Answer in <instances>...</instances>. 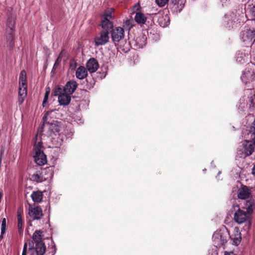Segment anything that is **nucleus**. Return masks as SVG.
Here are the masks:
<instances>
[{"label": "nucleus", "instance_id": "nucleus-1", "mask_svg": "<svg viewBox=\"0 0 255 255\" xmlns=\"http://www.w3.org/2000/svg\"><path fill=\"white\" fill-rule=\"evenodd\" d=\"M61 124L58 121H53L49 126V135L51 137V141L55 147H59L62 143V136L60 133Z\"/></svg>", "mask_w": 255, "mask_h": 255}, {"label": "nucleus", "instance_id": "nucleus-15", "mask_svg": "<svg viewBox=\"0 0 255 255\" xmlns=\"http://www.w3.org/2000/svg\"><path fill=\"white\" fill-rule=\"evenodd\" d=\"M77 86L78 85L76 81H69L66 83L64 87L62 88V90L65 93L69 95H71L75 92L77 87Z\"/></svg>", "mask_w": 255, "mask_h": 255}, {"label": "nucleus", "instance_id": "nucleus-43", "mask_svg": "<svg viewBox=\"0 0 255 255\" xmlns=\"http://www.w3.org/2000/svg\"><path fill=\"white\" fill-rule=\"evenodd\" d=\"M252 173L254 176H255V163L252 168Z\"/></svg>", "mask_w": 255, "mask_h": 255}, {"label": "nucleus", "instance_id": "nucleus-26", "mask_svg": "<svg viewBox=\"0 0 255 255\" xmlns=\"http://www.w3.org/2000/svg\"><path fill=\"white\" fill-rule=\"evenodd\" d=\"M254 201L253 199H250L246 202V208L248 214L252 213L254 207Z\"/></svg>", "mask_w": 255, "mask_h": 255}, {"label": "nucleus", "instance_id": "nucleus-8", "mask_svg": "<svg viewBox=\"0 0 255 255\" xmlns=\"http://www.w3.org/2000/svg\"><path fill=\"white\" fill-rule=\"evenodd\" d=\"M52 94L53 96H58V102L60 105L67 106L71 101V95L63 92L62 88L60 86L55 88Z\"/></svg>", "mask_w": 255, "mask_h": 255}, {"label": "nucleus", "instance_id": "nucleus-12", "mask_svg": "<svg viewBox=\"0 0 255 255\" xmlns=\"http://www.w3.org/2000/svg\"><path fill=\"white\" fill-rule=\"evenodd\" d=\"M28 214L33 220H39L43 216L42 209L39 206H30Z\"/></svg>", "mask_w": 255, "mask_h": 255}, {"label": "nucleus", "instance_id": "nucleus-38", "mask_svg": "<svg viewBox=\"0 0 255 255\" xmlns=\"http://www.w3.org/2000/svg\"><path fill=\"white\" fill-rule=\"evenodd\" d=\"M132 20H127L126 22L125 23V24H126L128 25V28H130L131 27H132Z\"/></svg>", "mask_w": 255, "mask_h": 255}, {"label": "nucleus", "instance_id": "nucleus-2", "mask_svg": "<svg viewBox=\"0 0 255 255\" xmlns=\"http://www.w3.org/2000/svg\"><path fill=\"white\" fill-rule=\"evenodd\" d=\"M234 211H235L234 219L236 222L241 224L245 223V226L244 229L248 231L251 226V223L248 221V215L246 211L241 209L238 205H234L233 206Z\"/></svg>", "mask_w": 255, "mask_h": 255}, {"label": "nucleus", "instance_id": "nucleus-39", "mask_svg": "<svg viewBox=\"0 0 255 255\" xmlns=\"http://www.w3.org/2000/svg\"><path fill=\"white\" fill-rule=\"evenodd\" d=\"M250 12L252 16L254 17L255 16V6H254L252 7H251L250 10Z\"/></svg>", "mask_w": 255, "mask_h": 255}, {"label": "nucleus", "instance_id": "nucleus-4", "mask_svg": "<svg viewBox=\"0 0 255 255\" xmlns=\"http://www.w3.org/2000/svg\"><path fill=\"white\" fill-rule=\"evenodd\" d=\"M42 143L40 141L35 142L34 145L33 156L35 163L40 166L44 165L47 162L46 155L42 150Z\"/></svg>", "mask_w": 255, "mask_h": 255}, {"label": "nucleus", "instance_id": "nucleus-23", "mask_svg": "<svg viewBox=\"0 0 255 255\" xmlns=\"http://www.w3.org/2000/svg\"><path fill=\"white\" fill-rule=\"evenodd\" d=\"M46 251V246L44 243L35 244L36 255H44Z\"/></svg>", "mask_w": 255, "mask_h": 255}, {"label": "nucleus", "instance_id": "nucleus-35", "mask_svg": "<svg viewBox=\"0 0 255 255\" xmlns=\"http://www.w3.org/2000/svg\"><path fill=\"white\" fill-rule=\"evenodd\" d=\"M222 6H227L230 3V0H220Z\"/></svg>", "mask_w": 255, "mask_h": 255}, {"label": "nucleus", "instance_id": "nucleus-3", "mask_svg": "<svg viewBox=\"0 0 255 255\" xmlns=\"http://www.w3.org/2000/svg\"><path fill=\"white\" fill-rule=\"evenodd\" d=\"M27 95L26 74L24 70L20 72L19 78L18 104L21 105Z\"/></svg>", "mask_w": 255, "mask_h": 255}, {"label": "nucleus", "instance_id": "nucleus-11", "mask_svg": "<svg viewBox=\"0 0 255 255\" xmlns=\"http://www.w3.org/2000/svg\"><path fill=\"white\" fill-rule=\"evenodd\" d=\"M241 38L245 44L252 45L255 41V30L247 29L241 33Z\"/></svg>", "mask_w": 255, "mask_h": 255}, {"label": "nucleus", "instance_id": "nucleus-41", "mask_svg": "<svg viewBox=\"0 0 255 255\" xmlns=\"http://www.w3.org/2000/svg\"><path fill=\"white\" fill-rule=\"evenodd\" d=\"M53 111H51V112L50 111H48L45 114V115L43 117V120L45 122H46V120L45 119L47 118V117L50 114V113L52 112Z\"/></svg>", "mask_w": 255, "mask_h": 255}, {"label": "nucleus", "instance_id": "nucleus-18", "mask_svg": "<svg viewBox=\"0 0 255 255\" xmlns=\"http://www.w3.org/2000/svg\"><path fill=\"white\" fill-rule=\"evenodd\" d=\"M185 0H171L172 9L176 12H180L184 6Z\"/></svg>", "mask_w": 255, "mask_h": 255}, {"label": "nucleus", "instance_id": "nucleus-6", "mask_svg": "<svg viewBox=\"0 0 255 255\" xmlns=\"http://www.w3.org/2000/svg\"><path fill=\"white\" fill-rule=\"evenodd\" d=\"M241 78L245 84L255 81V64L252 63L249 64L243 71Z\"/></svg>", "mask_w": 255, "mask_h": 255}, {"label": "nucleus", "instance_id": "nucleus-28", "mask_svg": "<svg viewBox=\"0 0 255 255\" xmlns=\"http://www.w3.org/2000/svg\"><path fill=\"white\" fill-rule=\"evenodd\" d=\"M224 17L225 19H227V24L229 25L230 23H232L233 21L234 20L235 15L234 13H231L230 14L229 16L228 17V15L227 14H226L224 15Z\"/></svg>", "mask_w": 255, "mask_h": 255}, {"label": "nucleus", "instance_id": "nucleus-30", "mask_svg": "<svg viewBox=\"0 0 255 255\" xmlns=\"http://www.w3.org/2000/svg\"><path fill=\"white\" fill-rule=\"evenodd\" d=\"M140 40H141V42L139 44V47L141 48L146 44V37H145L143 35L141 36V37H138L136 39V42H139Z\"/></svg>", "mask_w": 255, "mask_h": 255}, {"label": "nucleus", "instance_id": "nucleus-10", "mask_svg": "<svg viewBox=\"0 0 255 255\" xmlns=\"http://www.w3.org/2000/svg\"><path fill=\"white\" fill-rule=\"evenodd\" d=\"M15 24V17L11 15L8 17L7 20L6 32L7 33L6 39L10 45L14 39L13 30Z\"/></svg>", "mask_w": 255, "mask_h": 255}, {"label": "nucleus", "instance_id": "nucleus-46", "mask_svg": "<svg viewBox=\"0 0 255 255\" xmlns=\"http://www.w3.org/2000/svg\"><path fill=\"white\" fill-rule=\"evenodd\" d=\"M228 27L230 28L231 27V26H230V25H229V26H228Z\"/></svg>", "mask_w": 255, "mask_h": 255}, {"label": "nucleus", "instance_id": "nucleus-44", "mask_svg": "<svg viewBox=\"0 0 255 255\" xmlns=\"http://www.w3.org/2000/svg\"><path fill=\"white\" fill-rule=\"evenodd\" d=\"M4 234H2V232H1V234H0V240H1V239H3V235H4Z\"/></svg>", "mask_w": 255, "mask_h": 255}, {"label": "nucleus", "instance_id": "nucleus-19", "mask_svg": "<svg viewBox=\"0 0 255 255\" xmlns=\"http://www.w3.org/2000/svg\"><path fill=\"white\" fill-rule=\"evenodd\" d=\"M43 232L41 230H36L33 234L32 239L35 244L43 243Z\"/></svg>", "mask_w": 255, "mask_h": 255}, {"label": "nucleus", "instance_id": "nucleus-16", "mask_svg": "<svg viewBox=\"0 0 255 255\" xmlns=\"http://www.w3.org/2000/svg\"><path fill=\"white\" fill-rule=\"evenodd\" d=\"M250 194V190L246 186H242L238 191V197L241 199H246L249 197Z\"/></svg>", "mask_w": 255, "mask_h": 255}, {"label": "nucleus", "instance_id": "nucleus-27", "mask_svg": "<svg viewBox=\"0 0 255 255\" xmlns=\"http://www.w3.org/2000/svg\"><path fill=\"white\" fill-rule=\"evenodd\" d=\"M50 92V89L49 87H46L45 89V93L44 94V98L43 101V106L45 107L46 105L49 95Z\"/></svg>", "mask_w": 255, "mask_h": 255}, {"label": "nucleus", "instance_id": "nucleus-29", "mask_svg": "<svg viewBox=\"0 0 255 255\" xmlns=\"http://www.w3.org/2000/svg\"><path fill=\"white\" fill-rule=\"evenodd\" d=\"M165 17L164 19L165 20V22L164 23L162 22L160 18L158 19L159 24L161 26L163 27L167 26L169 23L168 16L167 15H165Z\"/></svg>", "mask_w": 255, "mask_h": 255}, {"label": "nucleus", "instance_id": "nucleus-7", "mask_svg": "<svg viewBox=\"0 0 255 255\" xmlns=\"http://www.w3.org/2000/svg\"><path fill=\"white\" fill-rule=\"evenodd\" d=\"M53 174L51 169L49 168L43 169L41 172L38 171L31 176V179L37 182H42L46 180L51 179Z\"/></svg>", "mask_w": 255, "mask_h": 255}, {"label": "nucleus", "instance_id": "nucleus-9", "mask_svg": "<svg viewBox=\"0 0 255 255\" xmlns=\"http://www.w3.org/2000/svg\"><path fill=\"white\" fill-rule=\"evenodd\" d=\"M114 10V9L106 10L103 15L101 26L105 31H108L113 27V23L111 20L112 19L113 17L112 12Z\"/></svg>", "mask_w": 255, "mask_h": 255}, {"label": "nucleus", "instance_id": "nucleus-45", "mask_svg": "<svg viewBox=\"0 0 255 255\" xmlns=\"http://www.w3.org/2000/svg\"><path fill=\"white\" fill-rule=\"evenodd\" d=\"M29 250H30V249H31V248H32V247H33V245H31V246L30 244H29Z\"/></svg>", "mask_w": 255, "mask_h": 255}, {"label": "nucleus", "instance_id": "nucleus-37", "mask_svg": "<svg viewBox=\"0 0 255 255\" xmlns=\"http://www.w3.org/2000/svg\"><path fill=\"white\" fill-rule=\"evenodd\" d=\"M239 55L240 54L238 55V56L237 57V61H238L239 62L242 63V61H244L243 54H241L240 56H239Z\"/></svg>", "mask_w": 255, "mask_h": 255}, {"label": "nucleus", "instance_id": "nucleus-5", "mask_svg": "<svg viewBox=\"0 0 255 255\" xmlns=\"http://www.w3.org/2000/svg\"><path fill=\"white\" fill-rule=\"evenodd\" d=\"M229 237V234L226 228L217 230L213 234L212 241L215 246L221 247L227 242Z\"/></svg>", "mask_w": 255, "mask_h": 255}, {"label": "nucleus", "instance_id": "nucleus-24", "mask_svg": "<svg viewBox=\"0 0 255 255\" xmlns=\"http://www.w3.org/2000/svg\"><path fill=\"white\" fill-rule=\"evenodd\" d=\"M31 197L34 202L39 203L42 201L43 198L42 192L39 191H33Z\"/></svg>", "mask_w": 255, "mask_h": 255}, {"label": "nucleus", "instance_id": "nucleus-42", "mask_svg": "<svg viewBox=\"0 0 255 255\" xmlns=\"http://www.w3.org/2000/svg\"><path fill=\"white\" fill-rule=\"evenodd\" d=\"M224 255H236L234 252H226Z\"/></svg>", "mask_w": 255, "mask_h": 255}, {"label": "nucleus", "instance_id": "nucleus-34", "mask_svg": "<svg viewBox=\"0 0 255 255\" xmlns=\"http://www.w3.org/2000/svg\"><path fill=\"white\" fill-rule=\"evenodd\" d=\"M62 55H63V53H62V52H61L60 53L59 56L57 58V59L54 64V68H56L60 64V63L61 61V60H62Z\"/></svg>", "mask_w": 255, "mask_h": 255}, {"label": "nucleus", "instance_id": "nucleus-21", "mask_svg": "<svg viewBox=\"0 0 255 255\" xmlns=\"http://www.w3.org/2000/svg\"><path fill=\"white\" fill-rule=\"evenodd\" d=\"M134 20L138 24H144L147 20V17L142 12H138L135 14Z\"/></svg>", "mask_w": 255, "mask_h": 255}, {"label": "nucleus", "instance_id": "nucleus-31", "mask_svg": "<svg viewBox=\"0 0 255 255\" xmlns=\"http://www.w3.org/2000/svg\"><path fill=\"white\" fill-rule=\"evenodd\" d=\"M6 220L5 218H3L1 222V232L2 234H5L6 231Z\"/></svg>", "mask_w": 255, "mask_h": 255}, {"label": "nucleus", "instance_id": "nucleus-40", "mask_svg": "<svg viewBox=\"0 0 255 255\" xmlns=\"http://www.w3.org/2000/svg\"><path fill=\"white\" fill-rule=\"evenodd\" d=\"M76 67V63L75 61L71 62L70 67L71 69H74Z\"/></svg>", "mask_w": 255, "mask_h": 255}, {"label": "nucleus", "instance_id": "nucleus-17", "mask_svg": "<svg viewBox=\"0 0 255 255\" xmlns=\"http://www.w3.org/2000/svg\"><path fill=\"white\" fill-rule=\"evenodd\" d=\"M86 67L90 73L95 72L99 67L98 62L95 59L91 58L87 61Z\"/></svg>", "mask_w": 255, "mask_h": 255}, {"label": "nucleus", "instance_id": "nucleus-32", "mask_svg": "<svg viewBox=\"0 0 255 255\" xmlns=\"http://www.w3.org/2000/svg\"><path fill=\"white\" fill-rule=\"evenodd\" d=\"M140 8H141V7H140V4L139 3H137L133 5L132 9V12L133 13H134L135 14H136V13H138V12H141Z\"/></svg>", "mask_w": 255, "mask_h": 255}, {"label": "nucleus", "instance_id": "nucleus-20", "mask_svg": "<svg viewBox=\"0 0 255 255\" xmlns=\"http://www.w3.org/2000/svg\"><path fill=\"white\" fill-rule=\"evenodd\" d=\"M87 76V71L84 66L79 67L76 71V77L80 80L84 79Z\"/></svg>", "mask_w": 255, "mask_h": 255}, {"label": "nucleus", "instance_id": "nucleus-14", "mask_svg": "<svg viewBox=\"0 0 255 255\" xmlns=\"http://www.w3.org/2000/svg\"><path fill=\"white\" fill-rule=\"evenodd\" d=\"M111 36L114 42H119L124 37V30L121 27H117L111 31Z\"/></svg>", "mask_w": 255, "mask_h": 255}, {"label": "nucleus", "instance_id": "nucleus-33", "mask_svg": "<svg viewBox=\"0 0 255 255\" xmlns=\"http://www.w3.org/2000/svg\"><path fill=\"white\" fill-rule=\"evenodd\" d=\"M169 0H155V2L160 7H163L165 6Z\"/></svg>", "mask_w": 255, "mask_h": 255}, {"label": "nucleus", "instance_id": "nucleus-13", "mask_svg": "<svg viewBox=\"0 0 255 255\" xmlns=\"http://www.w3.org/2000/svg\"><path fill=\"white\" fill-rule=\"evenodd\" d=\"M109 39V32L103 30L95 37V44L97 46L105 45L108 42Z\"/></svg>", "mask_w": 255, "mask_h": 255}, {"label": "nucleus", "instance_id": "nucleus-25", "mask_svg": "<svg viewBox=\"0 0 255 255\" xmlns=\"http://www.w3.org/2000/svg\"><path fill=\"white\" fill-rule=\"evenodd\" d=\"M23 222L21 215V211L18 210L17 211V228L19 234L23 232Z\"/></svg>", "mask_w": 255, "mask_h": 255}, {"label": "nucleus", "instance_id": "nucleus-22", "mask_svg": "<svg viewBox=\"0 0 255 255\" xmlns=\"http://www.w3.org/2000/svg\"><path fill=\"white\" fill-rule=\"evenodd\" d=\"M233 244L235 246H238L241 243L242 240L241 233L239 231L238 229L235 230V233L231 237Z\"/></svg>", "mask_w": 255, "mask_h": 255}, {"label": "nucleus", "instance_id": "nucleus-36", "mask_svg": "<svg viewBox=\"0 0 255 255\" xmlns=\"http://www.w3.org/2000/svg\"><path fill=\"white\" fill-rule=\"evenodd\" d=\"M27 244L25 243L24 244L23 251L22 253V255H27Z\"/></svg>", "mask_w": 255, "mask_h": 255}]
</instances>
